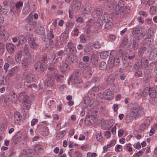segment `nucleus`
<instances>
[{
  "label": "nucleus",
  "instance_id": "obj_41",
  "mask_svg": "<svg viewBox=\"0 0 157 157\" xmlns=\"http://www.w3.org/2000/svg\"><path fill=\"white\" fill-rule=\"evenodd\" d=\"M6 78L3 76L1 75L0 76V85H4L6 83Z\"/></svg>",
  "mask_w": 157,
  "mask_h": 157
},
{
  "label": "nucleus",
  "instance_id": "obj_6",
  "mask_svg": "<svg viewBox=\"0 0 157 157\" xmlns=\"http://www.w3.org/2000/svg\"><path fill=\"white\" fill-rule=\"evenodd\" d=\"M23 136L22 132L21 131L17 132L12 137V141L14 144L19 143L21 140Z\"/></svg>",
  "mask_w": 157,
  "mask_h": 157
},
{
  "label": "nucleus",
  "instance_id": "obj_5",
  "mask_svg": "<svg viewBox=\"0 0 157 157\" xmlns=\"http://www.w3.org/2000/svg\"><path fill=\"white\" fill-rule=\"evenodd\" d=\"M81 2L77 1H73L71 5V8L73 12H78L81 7Z\"/></svg>",
  "mask_w": 157,
  "mask_h": 157
},
{
  "label": "nucleus",
  "instance_id": "obj_64",
  "mask_svg": "<svg viewBox=\"0 0 157 157\" xmlns=\"http://www.w3.org/2000/svg\"><path fill=\"white\" fill-rule=\"evenodd\" d=\"M128 39L126 37H124L122 40V43L124 45H126L128 43Z\"/></svg>",
  "mask_w": 157,
  "mask_h": 157
},
{
  "label": "nucleus",
  "instance_id": "obj_36",
  "mask_svg": "<svg viewBox=\"0 0 157 157\" xmlns=\"http://www.w3.org/2000/svg\"><path fill=\"white\" fill-rule=\"evenodd\" d=\"M109 54V52L107 51H102L100 54V56L101 58L105 59L107 58Z\"/></svg>",
  "mask_w": 157,
  "mask_h": 157
},
{
  "label": "nucleus",
  "instance_id": "obj_11",
  "mask_svg": "<svg viewBox=\"0 0 157 157\" xmlns=\"http://www.w3.org/2000/svg\"><path fill=\"white\" fill-rule=\"evenodd\" d=\"M139 105L135 104L133 105V108L130 110L129 115L130 117H135L137 114Z\"/></svg>",
  "mask_w": 157,
  "mask_h": 157
},
{
  "label": "nucleus",
  "instance_id": "obj_1",
  "mask_svg": "<svg viewBox=\"0 0 157 157\" xmlns=\"http://www.w3.org/2000/svg\"><path fill=\"white\" fill-rule=\"evenodd\" d=\"M49 71L46 75L48 78H46V85L49 87L53 88L54 84L55 77L57 75L58 70L53 65L51 64L48 67Z\"/></svg>",
  "mask_w": 157,
  "mask_h": 157
},
{
  "label": "nucleus",
  "instance_id": "obj_2",
  "mask_svg": "<svg viewBox=\"0 0 157 157\" xmlns=\"http://www.w3.org/2000/svg\"><path fill=\"white\" fill-rule=\"evenodd\" d=\"M64 52L62 50L57 52H54L52 54V63H56L61 61L62 60L61 56L63 54Z\"/></svg>",
  "mask_w": 157,
  "mask_h": 157
},
{
  "label": "nucleus",
  "instance_id": "obj_50",
  "mask_svg": "<svg viewBox=\"0 0 157 157\" xmlns=\"http://www.w3.org/2000/svg\"><path fill=\"white\" fill-rule=\"evenodd\" d=\"M149 12L151 14H155L156 12V7L154 6H151Z\"/></svg>",
  "mask_w": 157,
  "mask_h": 157
},
{
  "label": "nucleus",
  "instance_id": "obj_46",
  "mask_svg": "<svg viewBox=\"0 0 157 157\" xmlns=\"http://www.w3.org/2000/svg\"><path fill=\"white\" fill-rule=\"evenodd\" d=\"M79 33V29L76 27H75L72 31V34L74 36H77Z\"/></svg>",
  "mask_w": 157,
  "mask_h": 157
},
{
  "label": "nucleus",
  "instance_id": "obj_16",
  "mask_svg": "<svg viewBox=\"0 0 157 157\" xmlns=\"http://www.w3.org/2000/svg\"><path fill=\"white\" fill-rule=\"evenodd\" d=\"M35 78V75L31 73H29L27 74L25 76V78L28 83L32 82Z\"/></svg>",
  "mask_w": 157,
  "mask_h": 157
},
{
  "label": "nucleus",
  "instance_id": "obj_39",
  "mask_svg": "<svg viewBox=\"0 0 157 157\" xmlns=\"http://www.w3.org/2000/svg\"><path fill=\"white\" fill-rule=\"evenodd\" d=\"M66 134V132L63 131L59 132L57 135L56 137L57 139H59L63 138Z\"/></svg>",
  "mask_w": 157,
  "mask_h": 157
},
{
  "label": "nucleus",
  "instance_id": "obj_12",
  "mask_svg": "<svg viewBox=\"0 0 157 157\" xmlns=\"http://www.w3.org/2000/svg\"><path fill=\"white\" fill-rule=\"evenodd\" d=\"M40 134L43 136L45 137L49 135V131L48 128L46 127H42L39 129Z\"/></svg>",
  "mask_w": 157,
  "mask_h": 157
},
{
  "label": "nucleus",
  "instance_id": "obj_29",
  "mask_svg": "<svg viewBox=\"0 0 157 157\" xmlns=\"http://www.w3.org/2000/svg\"><path fill=\"white\" fill-rule=\"evenodd\" d=\"M69 32L68 31H65L60 36V39L62 40H65L68 38Z\"/></svg>",
  "mask_w": 157,
  "mask_h": 157
},
{
  "label": "nucleus",
  "instance_id": "obj_54",
  "mask_svg": "<svg viewBox=\"0 0 157 157\" xmlns=\"http://www.w3.org/2000/svg\"><path fill=\"white\" fill-rule=\"evenodd\" d=\"M7 13L6 9L2 8V7L0 6V14H5Z\"/></svg>",
  "mask_w": 157,
  "mask_h": 157
},
{
  "label": "nucleus",
  "instance_id": "obj_25",
  "mask_svg": "<svg viewBox=\"0 0 157 157\" xmlns=\"http://www.w3.org/2000/svg\"><path fill=\"white\" fill-rule=\"evenodd\" d=\"M29 43L31 48L35 49H36L37 45L34 39H30L29 40Z\"/></svg>",
  "mask_w": 157,
  "mask_h": 157
},
{
  "label": "nucleus",
  "instance_id": "obj_8",
  "mask_svg": "<svg viewBox=\"0 0 157 157\" xmlns=\"http://www.w3.org/2000/svg\"><path fill=\"white\" fill-rule=\"evenodd\" d=\"M6 98L9 101L14 103L16 102L17 101V96L13 92H10L7 95Z\"/></svg>",
  "mask_w": 157,
  "mask_h": 157
},
{
  "label": "nucleus",
  "instance_id": "obj_4",
  "mask_svg": "<svg viewBox=\"0 0 157 157\" xmlns=\"http://www.w3.org/2000/svg\"><path fill=\"white\" fill-rule=\"evenodd\" d=\"M32 58L31 56L29 57H25L21 61L22 68L24 71H27L32 61Z\"/></svg>",
  "mask_w": 157,
  "mask_h": 157
},
{
  "label": "nucleus",
  "instance_id": "obj_20",
  "mask_svg": "<svg viewBox=\"0 0 157 157\" xmlns=\"http://www.w3.org/2000/svg\"><path fill=\"white\" fill-rule=\"evenodd\" d=\"M54 38V32L53 30L52 29H50L49 33L47 35V38H43V40L44 41H47L48 39L50 40Z\"/></svg>",
  "mask_w": 157,
  "mask_h": 157
},
{
  "label": "nucleus",
  "instance_id": "obj_52",
  "mask_svg": "<svg viewBox=\"0 0 157 157\" xmlns=\"http://www.w3.org/2000/svg\"><path fill=\"white\" fill-rule=\"evenodd\" d=\"M145 48L144 47H142L140 48L138 50V54L139 56H142L145 51Z\"/></svg>",
  "mask_w": 157,
  "mask_h": 157
},
{
  "label": "nucleus",
  "instance_id": "obj_14",
  "mask_svg": "<svg viewBox=\"0 0 157 157\" xmlns=\"http://www.w3.org/2000/svg\"><path fill=\"white\" fill-rule=\"evenodd\" d=\"M7 50L10 53H13L15 51V46L13 44L8 43L6 45Z\"/></svg>",
  "mask_w": 157,
  "mask_h": 157
},
{
  "label": "nucleus",
  "instance_id": "obj_9",
  "mask_svg": "<svg viewBox=\"0 0 157 157\" xmlns=\"http://www.w3.org/2000/svg\"><path fill=\"white\" fill-rule=\"evenodd\" d=\"M105 98L107 100L112 99L114 97V94L109 89L105 90L103 93Z\"/></svg>",
  "mask_w": 157,
  "mask_h": 157
},
{
  "label": "nucleus",
  "instance_id": "obj_48",
  "mask_svg": "<svg viewBox=\"0 0 157 157\" xmlns=\"http://www.w3.org/2000/svg\"><path fill=\"white\" fill-rule=\"evenodd\" d=\"M91 7L89 6H86L84 8L83 11L84 13H89L91 10Z\"/></svg>",
  "mask_w": 157,
  "mask_h": 157
},
{
  "label": "nucleus",
  "instance_id": "obj_34",
  "mask_svg": "<svg viewBox=\"0 0 157 157\" xmlns=\"http://www.w3.org/2000/svg\"><path fill=\"white\" fill-rule=\"evenodd\" d=\"M94 22L92 19L89 20L87 21L86 22V28L88 30H89L90 27L93 25Z\"/></svg>",
  "mask_w": 157,
  "mask_h": 157
},
{
  "label": "nucleus",
  "instance_id": "obj_38",
  "mask_svg": "<svg viewBox=\"0 0 157 157\" xmlns=\"http://www.w3.org/2000/svg\"><path fill=\"white\" fill-rule=\"evenodd\" d=\"M148 64V60L147 59H142L141 60V65L142 68L146 67Z\"/></svg>",
  "mask_w": 157,
  "mask_h": 157
},
{
  "label": "nucleus",
  "instance_id": "obj_10",
  "mask_svg": "<svg viewBox=\"0 0 157 157\" xmlns=\"http://www.w3.org/2000/svg\"><path fill=\"white\" fill-rule=\"evenodd\" d=\"M72 83L78 87L80 86L82 83V81L80 78L77 75H73L71 79Z\"/></svg>",
  "mask_w": 157,
  "mask_h": 157
},
{
  "label": "nucleus",
  "instance_id": "obj_15",
  "mask_svg": "<svg viewBox=\"0 0 157 157\" xmlns=\"http://www.w3.org/2000/svg\"><path fill=\"white\" fill-rule=\"evenodd\" d=\"M28 98V97L26 93L25 92H22L18 94L17 99H18L19 101H23Z\"/></svg>",
  "mask_w": 157,
  "mask_h": 157
},
{
  "label": "nucleus",
  "instance_id": "obj_24",
  "mask_svg": "<svg viewBox=\"0 0 157 157\" xmlns=\"http://www.w3.org/2000/svg\"><path fill=\"white\" fill-rule=\"evenodd\" d=\"M66 61L68 63L71 64V63L76 61V57L72 55L68 56L66 59Z\"/></svg>",
  "mask_w": 157,
  "mask_h": 157
},
{
  "label": "nucleus",
  "instance_id": "obj_3",
  "mask_svg": "<svg viewBox=\"0 0 157 157\" xmlns=\"http://www.w3.org/2000/svg\"><path fill=\"white\" fill-rule=\"evenodd\" d=\"M108 63L110 66L113 67L114 66L118 65L120 63L118 56L116 54L109 56L108 60Z\"/></svg>",
  "mask_w": 157,
  "mask_h": 157
},
{
  "label": "nucleus",
  "instance_id": "obj_42",
  "mask_svg": "<svg viewBox=\"0 0 157 157\" xmlns=\"http://www.w3.org/2000/svg\"><path fill=\"white\" fill-rule=\"evenodd\" d=\"M92 63L95 66H97L98 64V60L96 56H95L91 58Z\"/></svg>",
  "mask_w": 157,
  "mask_h": 157
},
{
  "label": "nucleus",
  "instance_id": "obj_32",
  "mask_svg": "<svg viewBox=\"0 0 157 157\" xmlns=\"http://www.w3.org/2000/svg\"><path fill=\"white\" fill-rule=\"evenodd\" d=\"M34 151L37 154H39L43 151V148L42 146L36 145L34 148Z\"/></svg>",
  "mask_w": 157,
  "mask_h": 157
},
{
  "label": "nucleus",
  "instance_id": "obj_62",
  "mask_svg": "<svg viewBox=\"0 0 157 157\" xmlns=\"http://www.w3.org/2000/svg\"><path fill=\"white\" fill-rule=\"evenodd\" d=\"M145 23L148 25L152 23V19L151 18H148L145 20Z\"/></svg>",
  "mask_w": 157,
  "mask_h": 157
},
{
  "label": "nucleus",
  "instance_id": "obj_13",
  "mask_svg": "<svg viewBox=\"0 0 157 157\" xmlns=\"http://www.w3.org/2000/svg\"><path fill=\"white\" fill-rule=\"evenodd\" d=\"M19 70V67L18 66H15L9 71L7 74L8 77H11L15 75Z\"/></svg>",
  "mask_w": 157,
  "mask_h": 157
},
{
  "label": "nucleus",
  "instance_id": "obj_60",
  "mask_svg": "<svg viewBox=\"0 0 157 157\" xmlns=\"http://www.w3.org/2000/svg\"><path fill=\"white\" fill-rule=\"evenodd\" d=\"M138 13L140 15H142L144 17H147V13L144 11H140L138 12Z\"/></svg>",
  "mask_w": 157,
  "mask_h": 157
},
{
  "label": "nucleus",
  "instance_id": "obj_35",
  "mask_svg": "<svg viewBox=\"0 0 157 157\" xmlns=\"http://www.w3.org/2000/svg\"><path fill=\"white\" fill-rule=\"evenodd\" d=\"M85 73L88 75H90L93 71V69L91 66H86L85 68Z\"/></svg>",
  "mask_w": 157,
  "mask_h": 157
},
{
  "label": "nucleus",
  "instance_id": "obj_40",
  "mask_svg": "<svg viewBox=\"0 0 157 157\" xmlns=\"http://www.w3.org/2000/svg\"><path fill=\"white\" fill-rule=\"evenodd\" d=\"M102 20L105 22H108L110 21V18L109 15L106 13L104 14L102 16Z\"/></svg>",
  "mask_w": 157,
  "mask_h": 157
},
{
  "label": "nucleus",
  "instance_id": "obj_17",
  "mask_svg": "<svg viewBox=\"0 0 157 157\" xmlns=\"http://www.w3.org/2000/svg\"><path fill=\"white\" fill-rule=\"evenodd\" d=\"M36 22L32 21L31 22L28 23L26 25V28L28 30L31 31L34 29L36 26Z\"/></svg>",
  "mask_w": 157,
  "mask_h": 157
},
{
  "label": "nucleus",
  "instance_id": "obj_22",
  "mask_svg": "<svg viewBox=\"0 0 157 157\" xmlns=\"http://www.w3.org/2000/svg\"><path fill=\"white\" fill-rule=\"evenodd\" d=\"M26 41L27 40L25 36L23 35H20L18 37V41L16 45L18 46L19 45L23 44H25Z\"/></svg>",
  "mask_w": 157,
  "mask_h": 157
},
{
  "label": "nucleus",
  "instance_id": "obj_47",
  "mask_svg": "<svg viewBox=\"0 0 157 157\" xmlns=\"http://www.w3.org/2000/svg\"><path fill=\"white\" fill-rule=\"evenodd\" d=\"M106 63L104 62H101L99 65V68L101 70L105 69L106 67Z\"/></svg>",
  "mask_w": 157,
  "mask_h": 157
},
{
  "label": "nucleus",
  "instance_id": "obj_30",
  "mask_svg": "<svg viewBox=\"0 0 157 157\" xmlns=\"http://www.w3.org/2000/svg\"><path fill=\"white\" fill-rule=\"evenodd\" d=\"M21 56L22 51H18L15 56V60L17 63H19L20 62Z\"/></svg>",
  "mask_w": 157,
  "mask_h": 157
},
{
  "label": "nucleus",
  "instance_id": "obj_31",
  "mask_svg": "<svg viewBox=\"0 0 157 157\" xmlns=\"http://www.w3.org/2000/svg\"><path fill=\"white\" fill-rule=\"evenodd\" d=\"M23 54L24 56H26L27 57H30V56H31V54L29 51L28 46L26 45H25L24 47Z\"/></svg>",
  "mask_w": 157,
  "mask_h": 157
},
{
  "label": "nucleus",
  "instance_id": "obj_44",
  "mask_svg": "<svg viewBox=\"0 0 157 157\" xmlns=\"http://www.w3.org/2000/svg\"><path fill=\"white\" fill-rule=\"evenodd\" d=\"M150 89H151V88L149 87H148L145 88L143 92L142 95H143V96L145 97L148 93L149 94Z\"/></svg>",
  "mask_w": 157,
  "mask_h": 157
},
{
  "label": "nucleus",
  "instance_id": "obj_53",
  "mask_svg": "<svg viewBox=\"0 0 157 157\" xmlns=\"http://www.w3.org/2000/svg\"><path fill=\"white\" fill-rule=\"evenodd\" d=\"M23 5V3L21 1L18 2L16 4L15 7L16 9H19L20 8L22 7Z\"/></svg>",
  "mask_w": 157,
  "mask_h": 157
},
{
  "label": "nucleus",
  "instance_id": "obj_33",
  "mask_svg": "<svg viewBox=\"0 0 157 157\" xmlns=\"http://www.w3.org/2000/svg\"><path fill=\"white\" fill-rule=\"evenodd\" d=\"M9 36V34L7 32L4 31L2 33L1 36H0V38L5 40L8 39Z\"/></svg>",
  "mask_w": 157,
  "mask_h": 157
},
{
  "label": "nucleus",
  "instance_id": "obj_28",
  "mask_svg": "<svg viewBox=\"0 0 157 157\" xmlns=\"http://www.w3.org/2000/svg\"><path fill=\"white\" fill-rule=\"evenodd\" d=\"M36 31L37 33L40 35L44 34L45 32L44 28L41 26H38V28L36 29Z\"/></svg>",
  "mask_w": 157,
  "mask_h": 157
},
{
  "label": "nucleus",
  "instance_id": "obj_26",
  "mask_svg": "<svg viewBox=\"0 0 157 157\" xmlns=\"http://www.w3.org/2000/svg\"><path fill=\"white\" fill-rule=\"evenodd\" d=\"M124 2L122 0H120L119 1L118 4V6L120 7V9L119 10V12L117 13V14H121L122 13H123V11L122 10L123 9H124L125 7V6H124Z\"/></svg>",
  "mask_w": 157,
  "mask_h": 157
},
{
  "label": "nucleus",
  "instance_id": "obj_27",
  "mask_svg": "<svg viewBox=\"0 0 157 157\" xmlns=\"http://www.w3.org/2000/svg\"><path fill=\"white\" fill-rule=\"evenodd\" d=\"M30 101L28 100V98L23 101L22 104L23 109H28L30 106Z\"/></svg>",
  "mask_w": 157,
  "mask_h": 157
},
{
  "label": "nucleus",
  "instance_id": "obj_23",
  "mask_svg": "<svg viewBox=\"0 0 157 157\" xmlns=\"http://www.w3.org/2000/svg\"><path fill=\"white\" fill-rule=\"evenodd\" d=\"M60 69L61 71H65L69 70L70 67L66 63H63L60 66Z\"/></svg>",
  "mask_w": 157,
  "mask_h": 157
},
{
  "label": "nucleus",
  "instance_id": "obj_19",
  "mask_svg": "<svg viewBox=\"0 0 157 157\" xmlns=\"http://www.w3.org/2000/svg\"><path fill=\"white\" fill-rule=\"evenodd\" d=\"M40 66L39 67H35V69L36 70H38L41 71L43 72L47 68V63L45 62H42L41 63H39Z\"/></svg>",
  "mask_w": 157,
  "mask_h": 157
},
{
  "label": "nucleus",
  "instance_id": "obj_59",
  "mask_svg": "<svg viewBox=\"0 0 157 157\" xmlns=\"http://www.w3.org/2000/svg\"><path fill=\"white\" fill-rule=\"evenodd\" d=\"M21 119V118L19 113H18L15 114L14 116V120L15 121H18L20 120Z\"/></svg>",
  "mask_w": 157,
  "mask_h": 157
},
{
  "label": "nucleus",
  "instance_id": "obj_56",
  "mask_svg": "<svg viewBox=\"0 0 157 157\" xmlns=\"http://www.w3.org/2000/svg\"><path fill=\"white\" fill-rule=\"evenodd\" d=\"M138 43L136 40H134L132 46V48L134 50L137 49V48Z\"/></svg>",
  "mask_w": 157,
  "mask_h": 157
},
{
  "label": "nucleus",
  "instance_id": "obj_63",
  "mask_svg": "<svg viewBox=\"0 0 157 157\" xmlns=\"http://www.w3.org/2000/svg\"><path fill=\"white\" fill-rule=\"evenodd\" d=\"M155 2V0H148L145 3L146 5L150 6L153 4Z\"/></svg>",
  "mask_w": 157,
  "mask_h": 157
},
{
  "label": "nucleus",
  "instance_id": "obj_57",
  "mask_svg": "<svg viewBox=\"0 0 157 157\" xmlns=\"http://www.w3.org/2000/svg\"><path fill=\"white\" fill-rule=\"evenodd\" d=\"M122 147L120 145H117L115 147V150L117 152H120L122 151Z\"/></svg>",
  "mask_w": 157,
  "mask_h": 157
},
{
  "label": "nucleus",
  "instance_id": "obj_55",
  "mask_svg": "<svg viewBox=\"0 0 157 157\" xmlns=\"http://www.w3.org/2000/svg\"><path fill=\"white\" fill-rule=\"evenodd\" d=\"M142 74V71L140 70H138L135 72L134 75L135 77H139L141 76Z\"/></svg>",
  "mask_w": 157,
  "mask_h": 157
},
{
  "label": "nucleus",
  "instance_id": "obj_37",
  "mask_svg": "<svg viewBox=\"0 0 157 157\" xmlns=\"http://www.w3.org/2000/svg\"><path fill=\"white\" fill-rule=\"evenodd\" d=\"M115 80L114 77L113 75H110L107 78V82L109 84H112L114 82Z\"/></svg>",
  "mask_w": 157,
  "mask_h": 157
},
{
  "label": "nucleus",
  "instance_id": "obj_51",
  "mask_svg": "<svg viewBox=\"0 0 157 157\" xmlns=\"http://www.w3.org/2000/svg\"><path fill=\"white\" fill-rule=\"evenodd\" d=\"M105 27V28L107 29H109L112 26V23L111 21H109L108 22H106Z\"/></svg>",
  "mask_w": 157,
  "mask_h": 157
},
{
  "label": "nucleus",
  "instance_id": "obj_18",
  "mask_svg": "<svg viewBox=\"0 0 157 157\" xmlns=\"http://www.w3.org/2000/svg\"><path fill=\"white\" fill-rule=\"evenodd\" d=\"M102 14L101 10L99 8L94 9L93 11L92 16L94 17H96L100 16Z\"/></svg>",
  "mask_w": 157,
  "mask_h": 157
},
{
  "label": "nucleus",
  "instance_id": "obj_61",
  "mask_svg": "<svg viewBox=\"0 0 157 157\" xmlns=\"http://www.w3.org/2000/svg\"><path fill=\"white\" fill-rule=\"evenodd\" d=\"M28 87L29 88H31L33 90H35L36 89L37 85L33 83L28 85Z\"/></svg>",
  "mask_w": 157,
  "mask_h": 157
},
{
  "label": "nucleus",
  "instance_id": "obj_21",
  "mask_svg": "<svg viewBox=\"0 0 157 157\" xmlns=\"http://www.w3.org/2000/svg\"><path fill=\"white\" fill-rule=\"evenodd\" d=\"M150 123V121L149 119H146L145 120L140 126V130H143L146 129L149 125Z\"/></svg>",
  "mask_w": 157,
  "mask_h": 157
},
{
  "label": "nucleus",
  "instance_id": "obj_7",
  "mask_svg": "<svg viewBox=\"0 0 157 157\" xmlns=\"http://www.w3.org/2000/svg\"><path fill=\"white\" fill-rule=\"evenodd\" d=\"M67 53L70 54H73L76 51L75 47L73 44L71 42H69L66 49Z\"/></svg>",
  "mask_w": 157,
  "mask_h": 157
},
{
  "label": "nucleus",
  "instance_id": "obj_43",
  "mask_svg": "<svg viewBox=\"0 0 157 157\" xmlns=\"http://www.w3.org/2000/svg\"><path fill=\"white\" fill-rule=\"evenodd\" d=\"M55 77H56V80L58 82H61L64 79V76L63 75H58V73Z\"/></svg>",
  "mask_w": 157,
  "mask_h": 157
},
{
  "label": "nucleus",
  "instance_id": "obj_49",
  "mask_svg": "<svg viewBox=\"0 0 157 157\" xmlns=\"http://www.w3.org/2000/svg\"><path fill=\"white\" fill-rule=\"evenodd\" d=\"M156 92L155 91L152 90L151 89H150V91L149 92V96L150 98H154L155 97L156 95Z\"/></svg>",
  "mask_w": 157,
  "mask_h": 157
},
{
  "label": "nucleus",
  "instance_id": "obj_45",
  "mask_svg": "<svg viewBox=\"0 0 157 157\" xmlns=\"http://www.w3.org/2000/svg\"><path fill=\"white\" fill-rule=\"evenodd\" d=\"M96 138L98 141H101L102 140V137L100 132H97L96 135Z\"/></svg>",
  "mask_w": 157,
  "mask_h": 157
},
{
  "label": "nucleus",
  "instance_id": "obj_58",
  "mask_svg": "<svg viewBox=\"0 0 157 157\" xmlns=\"http://www.w3.org/2000/svg\"><path fill=\"white\" fill-rule=\"evenodd\" d=\"M93 47L96 49H98L100 47L99 43L98 41L95 42L93 45Z\"/></svg>",
  "mask_w": 157,
  "mask_h": 157
}]
</instances>
